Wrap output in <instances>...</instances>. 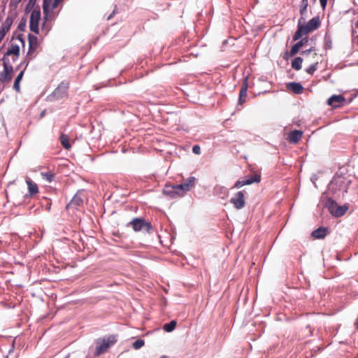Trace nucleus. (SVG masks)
<instances>
[{"mask_svg": "<svg viewBox=\"0 0 358 358\" xmlns=\"http://www.w3.org/2000/svg\"><path fill=\"white\" fill-rule=\"evenodd\" d=\"M145 344V342L142 339H138L133 343V348L136 350L140 349Z\"/></svg>", "mask_w": 358, "mask_h": 358, "instance_id": "obj_30", "label": "nucleus"}, {"mask_svg": "<svg viewBox=\"0 0 358 358\" xmlns=\"http://www.w3.org/2000/svg\"><path fill=\"white\" fill-rule=\"evenodd\" d=\"M312 51V49H309V50H305V51H303L301 52V55H304V56H306V55H308Z\"/></svg>", "mask_w": 358, "mask_h": 358, "instance_id": "obj_35", "label": "nucleus"}, {"mask_svg": "<svg viewBox=\"0 0 358 358\" xmlns=\"http://www.w3.org/2000/svg\"><path fill=\"white\" fill-rule=\"evenodd\" d=\"M244 180V182L245 185H251L254 182H259L261 180V177L258 174H255L254 176H250L247 178H245Z\"/></svg>", "mask_w": 358, "mask_h": 358, "instance_id": "obj_21", "label": "nucleus"}, {"mask_svg": "<svg viewBox=\"0 0 358 358\" xmlns=\"http://www.w3.org/2000/svg\"><path fill=\"white\" fill-rule=\"evenodd\" d=\"M129 225L132 227L135 231L144 230L149 233L152 229L150 223L145 222L143 219L141 218L133 219L132 221L129 222Z\"/></svg>", "mask_w": 358, "mask_h": 358, "instance_id": "obj_5", "label": "nucleus"}, {"mask_svg": "<svg viewBox=\"0 0 358 358\" xmlns=\"http://www.w3.org/2000/svg\"><path fill=\"white\" fill-rule=\"evenodd\" d=\"M84 192L83 191H78L73 197L70 203L67 205V208H77L83 203Z\"/></svg>", "mask_w": 358, "mask_h": 358, "instance_id": "obj_11", "label": "nucleus"}, {"mask_svg": "<svg viewBox=\"0 0 358 358\" xmlns=\"http://www.w3.org/2000/svg\"><path fill=\"white\" fill-rule=\"evenodd\" d=\"M302 62H303V59L298 57H296L292 62V67L296 70V71H299L301 69V64H302Z\"/></svg>", "mask_w": 358, "mask_h": 358, "instance_id": "obj_24", "label": "nucleus"}, {"mask_svg": "<svg viewBox=\"0 0 358 358\" xmlns=\"http://www.w3.org/2000/svg\"><path fill=\"white\" fill-rule=\"evenodd\" d=\"M13 22V17L8 16L0 26V43L3 39L6 34L9 31Z\"/></svg>", "mask_w": 358, "mask_h": 358, "instance_id": "obj_8", "label": "nucleus"}, {"mask_svg": "<svg viewBox=\"0 0 358 358\" xmlns=\"http://www.w3.org/2000/svg\"><path fill=\"white\" fill-rule=\"evenodd\" d=\"M192 152L196 155H199L201 153V148L198 145H194L192 148Z\"/></svg>", "mask_w": 358, "mask_h": 358, "instance_id": "obj_33", "label": "nucleus"}, {"mask_svg": "<svg viewBox=\"0 0 358 358\" xmlns=\"http://www.w3.org/2000/svg\"><path fill=\"white\" fill-rule=\"evenodd\" d=\"M41 176L43 180L48 182H51L55 178V174L52 172H41Z\"/></svg>", "mask_w": 358, "mask_h": 358, "instance_id": "obj_27", "label": "nucleus"}, {"mask_svg": "<svg viewBox=\"0 0 358 358\" xmlns=\"http://www.w3.org/2000/svg\"><path fill=\"white\" fill-rule=\"evenodd\" d=\"M303 133L301 131L294 130L289 133L288 136V140L290 143H296L302 137Z\"/></svg>", "mask_w": 358, "mask_h": 358, "instance_id": "obj_17", "label": "nucleus"}, {"mask_svg": "<svg viewBox=\"0 0 358 358\" xmlns=\"http://www.w3.org/2000/svg\"><path fill=\"white\" fill-rule=\"evenodd\" d=\"M317 0H313L314 2H315Z\"/></svg>", "mask_w": 358, "mask_h": 358, "instance_id": "obj_43", "label": "nucleus"}, {"mask_svg": "<svg viewBox=\"0 0 358 358\" xmlns=\"http://www.w3.org/2000/svg\"><path fill=\"white\" fill-rule=\"evenodd\" d=\"M317 62H315L311 64L308 69H306V71L309 74H313V73L316 71L317 67Z\"/></svg>", "mask_w": 358, "mask_h": 358, "instance_id": "obj_31", "label": "nucleus"}, {"mask_svg": "<svg viewBox=\"0 0 358 358\" xmlns=\"http://www.w3.org/2000/svg\"><path fill=\"white\" fill-rule=\"evenodd\" d=\"M320 2L322 8L324 9L327 6V0H320Z\"/></svg>", "mask_w": 358, "mask_h": 358, "instance_id": "obj_34", "label": "nucleus"}, {"mask_svg": "<svg viewBox=\"0 0 358 358\" xmlns=\"http://www.w3.org/2000/svg\"><path fill=\"white\" fill-rule=\"evenodd\" d=\"M26 182L28 186V190L30 195L36 194L38 192V188L36 183L33 182L29 178L26 179Z\"/></svg>", "mask_w": 358, "mask_h": 358, "instance_id": "obj_18", "label": "nucleus"}, {"mask_svg": "<svg viewBox=\"0 0 358 358\" xmlns=\"http://www.w3.org/2000/svg\"><path fill=\"white\" fill-rule=\"evenodd\" d=\"M356 27L358 28V20L356 22Z\"/></svg>", "mask_w": 358, "mask_h": 358, "instance_id": "obj_39", "label": "nucleus"}, {"mask_svg": "<svg viewBox=\"0 0 358 358\" xmlns=\"http://www.w3.org/2000/svg\"><path fill=\"white\" fill-rule=\"evenodd\" d=\"M13 68L4 64V69L0 76L1 83H8L12 79Z\"/></svg>", "mask_w": 358, "mask_h": 358, "instance_id": "obj_12", "label": "nucleus"}, {"mask_svg": "<svg viewBox=\"0 0 358 358\" xmlns=\"http://www.w3.org/2000/svg\"><path fill=\"white\" fill-rule=\"evenodd\" d=\"M60 1L59 0H44L43 6L44 20H49L53 17L51 12L57 7Z\"/></svg>", "mask_w": 358, "mask_h": 358, "instance_id": "obj_4", "label": "nucleus"}, {"mask_svg": "<svg viewBox=\"0 0 358 358\" xmlns=\"http://www.w3.org/2000/svg\"><path fill=\"white\" fill-rule=\"evenodd\" d=\"M307 42V38H303L300 41L297 42L294 46H292L289 55L292 57L294 56Z\"/></svg>", "mask_w": 358, "mask_h": 358, "instance_id": "obj_16", "label": "nucleus"}, {"mask_svg": "<svg viewBox=\"0 0 358 358\" xmlns=\"http://www.w3.org/2000/svg\"><path fill=\"white\" fill-rule=\"evenodd\" d=\"M245 101V98L242 97V96H239L238 103L240 104H243Z\"/></svg>", "mask_w": 358, "mask_h": 358, "instance_id": "obj_36", "label": "nucleus"}, {"mask_svg": "<svg viewBox=\"0 0 358 358\" xmlns=\"http://www.w3.org/2000/svg\"><path fill=\"white\" fill-rule=\"evenodd\" d=\"M248 88V78H245L244 80V82H243L242 86H241L239 96L245 98L247 96Z\"/></svg>", "mask_w": 358, "mask_h": 358, "instance_id": "obj_26", "label": "nucleus"}, {"mask_svg": "<svg viewBox=\"0 0 358 358\" xmlns=\"http://www.w3.org/2000/svg\"><path fill=\"white\" fill-rule=\"evenodd\" d=\"M356 324H357V327L358 328V320H357V322Z\"/></svg>", "mask_w": 358, "mask_h": 358, "instance_id": "obj_41", "label": "nucleus"}, {"mask_svg": "<svg viewBox=\"0 0 358 358\" xmlns=\"http://www.w3.org/2000/svg\"><path fill=\"white\" fill-rule=\"evenodd\" d=\"M23 75H24V71H22L18 74V76H17V78H15V82H14L13 88L17 92H19L20 90V83L22 79Z\"/></svg>", "mask_w": 358, "mask_h": 358, "instance_id": "obj_23", "label": "nucleus"}, {"mask_svg": "<svg viewBox=\"0 0 358 358\" xmlns=\"http://www.w3.org/2000/svg\"><path fill=\"white\" fill-rule=\"evenodd\" d=\"M343 178H338L334 179V182H343Z\"/></svg>", "mask_w": 358, "mask_h": 358, "instance_id": "obj_37", "label": "nucleus"}, {"mask_svg": "<svg viewBox=\"0 0 358 358\" xmlns=\"http://www.w3.org/2000/svg\"><path fill=\"white\" fill-rule=\"evenodd\" d=\"M196 178L189 177L182 183L173 185L171 189L178 194V196H182L185 192L189 191L195 185Z\"/></svg>", "mask_w": 358, "mask_h": 358, "instance_id": "obj_2", "label": "nucleus"}, {"mask_svg": "<svg viewBox=\"0 0 358 358\" xmlns=\"http://www.w3.org/2000/svg\"><path fill=\"white\" fill-rule=\"evenodd\" d=\"M173 186H167L164 189V193L166 195H169L172 198H174L176 197V196H178V194L176 192V191H173L171 187Z\"/></svg>", "mask_w": 358, "mask_h": 358, "instance_id": "obj_29", "label": "nucleus"}, {"mask_svg": "<svg viewBox=\"0 0 358 358\" xmlns=\"http://www.w3.org/2000/svg\"><path fill=\"white\" fill-rule=\"evenodd\" d=\"M357 44H358V36H357Z\"/></svg>", "mask_w": 358, "mask_h": 358, "instance_id": "obj_42", "label": "nucleus"}, {"mask_svg": "<svg viewBox=\"0 0 358 358\" xmlns=\"http://www.w3.org/2000/svg\"><path fill=\"white\" fill-rule=\"evenodd\" d=\"M61 143L63 147L67 150L70 149L71 145L69 142V137L67 135L62 134L60 137Z\"/></svg>", "mask_w": 358, "mask_h": 358, "instance_id": "obj_28", "label": "nucleus"}, {"mask_svg": "<svg viewBox=\"0 0 358 358\" xmlns=\"http://www.w3.org/2000/svg\"><path fill=\"white\" fill-rule=\"evenodd\" d=\"M244 185H245L244 180H241L236 181L233 187L234 188H241V187H243Z\"/></svg>", "mask_w": 358, "mask_h": 358, "instance_id": "obj_32", "label": "nucleus"}, {"mask_svg": "<svg viewBox=\"0 0 358 358\" xmlns=\"http://www.w3.org/2000/svg\"><path fill=\"white\" fill-rule=\"evenodd\" d=\"M308 6V0H301V6H300L301 17H307Z\"/></svg>", "mask_w": 358, "mask_h": 358, "instance_id": "obj_22", "label": "nucleus"}, {"mask_svg": "<svg viewBox=\"0 0 358 358\" xmlns=\"http://www.w3.org/2000/svg\"><path fill=\"white\" fill-rule=\"evenodd\" d=\"M45 29V22L43 23V25H42V29Z\"/></svg>", "mask_w": 358, "mask_h": 358, "instance_id": "obj_38", "label": "nucleus"}, {"mask_svg": "<svg viewBox=\"0 0 358 358\" xmlns=\"http://www.w3.org/2000/svg\"><path fill=\"white\" fill-rule=\"evenodd\" d=\"M160 358H167V357L166 356H163V357H162Z\"/></svg>", "mask_w": 358, "mask_h": 358, "instance_id": "obj_40", "label": "nucleus"}, {"mask_svg": "<svg viewBox=\"0 0 358 358\" xmlns=\"http://www.w3.org/2000/svg\"><path fill=\"white\" fill-rule=\"evenodd\" d=\"M306 17H300L299 20L298 29L293 36L294 41L299 40L302 36L307 35L320 26V22L318 17H313L305 24Z\"/></svg>", "mask_w": 358, "mask_h": 358, "instance_id": "obj_1", "label": "nucleus"}, {"mask_svg": "<svg viewBox=\"0 0 358 358\" xmlns=\"http://www.w3.org/2000/svg\"><path fill=\"white\" fill-rule=\"evenodd\" d=\"M329 212L335 217H341L343 215L348 208L345 206H338L334 201L329 200Z\"/></svg>", "mask_w": 358, "mask_h": 358, "instance_id": "obj_7", "label": "nucleus"}, {"mask_svg": "<svg viewBox=\"0 0 358 358\" xmlns=\"http://www.w3.org/2000/svg\"><path fill=\"white\" fill-rule=\"evenodd\" d=\"M13 55L16 56L17 57L20 55V47L18 45L12 44L10 47V48L7 50L5 55Z\"/></svg>", "mask_w": 358, "mask_h": 358, "instance_id": "obj_20", "label": "nucleus"}, {"mask_svg": "<svg viewBox=\"0 0 358 358\" xmlns=\"http://www.w3.org/2000/svg\"><path fill=\"white\" fill-rule=\"evenodd\" d=\"M41 19V12L39 10H34L30 16L29 28L30 30L36 34H38V22Z\"/></svg>", "mask_w": 358, "mask_h": 358, "instance_id": "obj_6", "label": "nucleus"}, {"mask_svg": "<svg viewBox=\"0 0 358 358\" xmlns=\"http://www.w3.org/2000/svg\"><path fill=\"white\" fill-rule=\"evenodd\" d=\"M287 87L292 92H293L294 94H300L303 92V86L299 83H289L287 84Z\"/></svg>", "mask_w": 358, "mask_h": 358, "instance_id": "obj_15", "label": "nucleus"}, {"mask_svg": "<svg viewBox=\"0 0 358 358\" xmlns=\"http://www.w3.org/2000/svg\"><path fill=\"white\" fill-rule=\"evenodd\" d=\"M176 321L172 320L169 323H166L163 327V329L166 332H171L176 328Z\"/></svg>", "mask_w": 358, "mask_h": 358, "instance_id": "obj_25", "label": "nucleus"}, {"mask_svg": "<svg viewBox=\"0 0 358 358\" xmlns=\"http://www.w3.org/2000/svg\"><path fill=\"white\" fill-rule=\"evenodd\" d=\"M117 341L115 336H110L104 338L100 341H97L96 355L99 356L104 353L110 346H112Z\"/></svg>", "mask_w": 358, "mask_h": 358, "instance_id": "obj_3", "label": "nucleus"}, {"mask_svg": "<svg viewBox=\"0 0 358 358\" xmlns=\"http://www.w3.org/2000/svg\"><path fill=\"white\" fill-rule=\"evenodd\" d=\"M345 101V99L342 95H333L329 98L327 103L334 108H336Z\"/></svg>", "mask_w": 358, "mask_h": 358, "instance_id": "obj_14", "label": "nucleus"}, {"mask_svg": "<svg viewBox=\"0 0 358 358\" xmlns=\"http://www.w3.org/2000/svg\"><path fill=\"white\" fill-rule=\"evenodd\" d=\"M29 50L27 52V57H30L31 58L32 55L34 54L38 46V39L36 36H29Z\"/></svg>", "mask_w": 358, "mask_h": 358, "instance_id": "obj_13", "label": "nucleus"}, {"mask_svg": "<svg viewBox=\"0 0 358 358\" xmlns=\"http://www.w3.org/2000/svg\"><path fill=\"white\" fill-rule=\"evenodd\" d=\"M327 235V229L325 228H318L312 232V236L315 238H322Z\"/></svg>", "mask_w": 358, "mask_h": 358, "instance_id": "obj_19", "label": "nucleus"}, {"mask_svg": "<svg viewBox=\"0 0 358 358\" xmlns=\"http://www.w3.org/2000/svg\"><path fill=\"white\" fill-rule=\"evenodd\" d=\"M69 85L66 83L62 82L52 92V96L56 99H59L64 97L67 94Z\"/></svg>", "mask_w": 358, "mask_h": 358, "instance_id": "obj_10", "label": "nucleus"}, {"mask_svg": "<svg viewBox=\"0 0 358 358\" xmlns=\"http://www.w3.org/2000/svg\"><path fill=\"white\" fill-rule=\"evenodd\" d=\"M230 202L236 209L240 210L243 208L245 205L243 192H237L235 196L230 199Z\"/></svg>", "mask_w": 358, "mask_h": 358, "instance_id": "obj_9", "label": "nucleus"}]
</instances>
